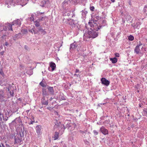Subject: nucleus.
Listing matches in <instances>:
<instances>
[{"label": "nucleus", "mask_w": 147, "mask_h": 147, "mask_svg": "<svg viewBox=\"0 0 147 147\" xmlns=\"http://www.w3.org/2000/svg\"><path fill=\"white\" fill-rule=\"evenodd\" d=\"M131 0H128V3L130 6H131L132 5V4L131 3Z\"/></svg>", "instance_id": "obj_51"}, {"label": "nucleus", "mask_w": 147, "mask_h": 147, "mask_svg": "<svg viewBox=\"0 0 147 147\" xmlns=\"http://www.w3.org/2000/svg\"><path fill=\"white\" fill-rule=\"evenodd\" d=\"M22 32L23 34H26L27 33V31L25 29H23L22 30Z\"/></svg>", "instance_id": "obj_40"}, {"label": "nucleus", "mask_w": 147, "mask_h": 147, "mask_svg": "<svg viewBox=\"0 0 147 147\" xmlns=\"http://www.w3.org/2000/svg\"><path fill=\"white\" fill-rule=\"evenodd\" d=\"M70 24L71 25L74 24V20H72L71 22V23Z\"/></svg>", "instance_id": "obj_52"}, {"label": "nucleus", "mask_w": 147, "mask_h": 147, "mask_svg": "<svg viewBox=\"0 0 147 147\" xmlns=\"http://www.w3.org/2000/svg\"><path fill=\"white\" fill-rule=\"evenodd\" d=\"M100 131L104 135H106L108 134V131L107 129H106L104 127L102 126L100 129Z\"/></svg>", "instance_id": "obj_11"}, {"label": "nucleus", "mask_w": 147, "mask_h": 147, "mask_svg": "<svg viewBox=\"0 0 147 147\" xmlns=\"http://www.w3.org/2000/svg\"><path fill=\"white\" fill-rule=\"evenodd\" d=\"M4 53V51H2L0 52V53L1 55H3Z\"/></svg>", "instance_id": "obj_58"}, {"label": "nucleus", "mask_w": 147, "mask_h": 147, "mask_svg": "<svg viewBox=\"0 0 147 147\" xmlns=\"http://www.w3.org/2000/svg\"><path fill=\"white\" fill-rule=\"evenodd\" d=\"M140 22L138 21L135 22L133 24H131V26L134 27V28H138L139 26L140 25Z\"/></svg>", "instance_id": "obj_13"}, {"label": "nucleus", "mask_w": 147, "mask_h": 147, "mask_svg": "<svg viewBox=\"0 0 147 147\" xmlns=\"http://www.w3.org/2000/svg\"><path fill=\"white\" fill-rule=\"evenodd\" d=\"M68 4V0H65L62 3L63 6L65 7Z\"/></svg>", "instance_id": "obj_32"}, {"label": "nucleus", "mask_w": 147, "mask_h": 147, "mask_svg": "<svg viewBox=\"0 0 147 147\" xmlns=\"http://www.w3.org/2000/svg\"><path fill=\"white\" fill-rule=\"evenodd\" d=\"M128 39L129 40L132 41L134 40V37L132 35H130L128 36Z\"/></svg>", "instance_id": "obj_31"}, {"label": "nucleus", "mask_w": 147, "mask_h": 147, "mask_svg": "<svg viewBox=\"0 0 147 147\" xmlns=\"http://www.w3.org/2000/svg\"><path fill=\"white\" fill-rule=\"evenodd\" d=\"M41 102L42 105H47L48 104L47 100H42Z\"/></svg>", "instance_id": "obj_26"}, {"label": "nucleus", "mask_w": 147, "mask_h": 147, "mask_svg": "<svg viewBox=\"0 0 147 147\" xmlns=\"http://www.w3.org/2000/svg\"><path fill=\"white\" fill-rule=\"evenodd\" d=\"M17 134L18 135L17 136H18L21 138L23 136V134L22 132H19Z\"/></svg>", "instance_id": "obj_36"}, {"label": "nucleus", "mask_w": 147, "mask_h": 147, "mask_svg": "<svg viewBox=\"0 0 147 147\" xmlns=\"http://www.w3.org/2000/svg\"><path fill=\"white\" fill-rule=\"evenodd\" d=\"M0 27L1 28V31H6L7 30L9 31H13V29L12 28V25H10L9 23H7L4 25L3 23L0 22Z\"/></svg>", "instance_id": "obj_3"}, {"label": "nucleus", "mask_w": 147, "mask_h": 147, "mask_svg": "<svg viewBox=\"0 0 147 147\" xmlns=\"http://www.w3.org/2000/svg\"><path fill=\"white\" fill-rule=\"evenodd\" d=\"M71 13V12H69V13H67V15L68 16H70V14Z\"/></svg>", "instance_id": "obj_60"}, {"label": "nucleus", "mask_w": 147, "mask_h": 147, "mask_svg": "<svg viewBox=\"0 0 147 147\" xmlns=\"http://www.w3.org/2000/svg\"><path fill=\"white\" fill-rule=\"evenodd\" d=\"M101 81L103 84L107 86H108L110 83V82L105 78H102L101 79Z\"/></svg>", "instance_id": "obj_9"}, {"label": "nucleus", "mask_w": 147, "mask_h": 147, "mask_svg": "<svg viewBox=\"0 0 147 147\" xmlns=\"http://www.w3.org/2000/svg\"><path fill=\"white\" fill-rule=\"evenodd\" d=\"M5 146H6V147H12L10 146V145L9 144H5Z\"/></svg>", "instance_id": "obj_57"}, {"label": "nucleus", "mask_w": 147, "mask_h": 147, "mask_svg": "<svg viewBox=\"0 0 147 147\" xmlns=\"http://www.w3.org/2000/svg\"><path fill=\"white\" fill-rule=\"evenodd\" d=\"M36 29L37 30H35L34 29H32L34 31V33L35 34L37 33H39V34L44 35L46 33L45 30L42 29L41 27L37 28Z\"/></svg>", "instance_id": "obj_5"}, {"label": "nucleus", "mask_w": 147, "mask_h": 147, "mask_svg": "<svg viewBox=\"0 0 147 147\" xmlns=\"http://www.w3.org/2000/svg\"><path fill=\"white\" fill-rule=\"evenodd\" d=\"M88 29V28H87V31L86 30V32L84 34L83 38L85 41H87L88 39L91 38H95L98 36V33L96 32L98 30H96L91 28V30L89 31Z\"/></svg>", "instance_id": "obj_1"}, {"label": "nucleus", "mask_w": 147, "mask_h": 147, "mask_svg": "<svg viewBox=\"0 0 147 147\" xmlns=\"http://www.w3.org/2000/svg\"><path fill=\"white\" fill-rule=\"evenodd\" d=\"M93 133L95 135H97L98 134V131L96 130H93Z\"/></svg>", "instance_id": "obj_42"}, {"label": "nucleus", "mask_w": 147, "mask_h": 147, "mask_svg": "<svg viewBox=\"0 0 147 147\" xmlns=\"http://www.w3.org/2000/svg\"><path fill=\"white\" fill-rule=\"evenodd\" d=\"M74 76H76L77 77H80V75H79V74H74Z\"/></svg>", "instance_id": "obj_54"}, {"label": "nucleus", "mask_w": 147, "mask_h": 147, "mask_svg": "<svg viewBox=\"0 0 147 147\" xmlns=\"http://www.w3.org/2000/svg\"><path fill=\"white\" fill-rule=\"evenodd\" d=\"M79 131L80 133L84 135H85V134H86V131L85 130L82 131L80 130Z\"/></svg>", "instance_id": "obj_39"}, {"label": "nucleus", "mask_w": 147, "mask_h": 147, "mask_svg": "<svg viewBox=\"0 0 147 147\" xmlns=\"http://www.w3.org/2000/svg\"><path fill=\"white\" fill-rule=\"evenodd\" d=\"M21 24V21L19 19H17L16 20L12 22V24H10V25H12H12H14L15 24L18 25L19 26H20Z\"/></svg>", "instance_id": "obj_10"}, {"label": "nucleus", "mask_w": 147, "mask_h": 147, "mask_svg": "<svg viewBox=\"0 0 147 147\" xmlns=\"http://www.w3.org/2000/svg\"><path fill=\"white\" fill-rule=\"evenodd\" d=\"M119 33H117V34H116V36H118V35L119 34Z\"/></svg>", "instance_id": "obj_64"}, {"label": "nucleus", "mask_w": 147, "mask_h": 147, "mask_svg": "<svg viewBox=\"0 0 147 147\" xmlns=\"http://www.w3.org/2000/svg\"><path fill=\"white\" fill-rule=\"evenodd\" d=\"M6 35H4L2 37V38L4 40L6 38Z\"/></svg>", "instance_id": "obj_49"}, {"label": "nucleus", "mask_w": 147, "mask_h": 147, "mask_svg": "<svg viewBox=\"0 0 147 147\" xmlns=\"http://www.w3.org/2000/svg\"><path fill=\"white\" fill-rule=\"evenodd\" d=\"M47 89L50 94L52 95L54 94V92L53 87L48 86Z\"/></svg>", "instance_id": "obj_16"}, {"label": "nucleus", "mask_w": 147, "mask_h": 147, "mask_svg": "<svg viewBox=\"0 0 147 147\" xmlns=\"http://www.w3.org/2000/svg\"><path fill=\"white\" fill-rule=\"evenodd\" d=\"M47 95V93L46 89L43 88L42 89V96H46Z\"/></svg>", "instance_id": "obj_25"}, {"label": "nucleus", "mask_w": 147, "mask_h": 147, "mask_svg": "<svg viewBox=\"0 0 147 147\" xmlns=\"http://www.w3.org/2000/svg\"><path fill=\"white\" fill-rule=\"evenodd\" d=\"M15 143L18 144L20 143L22 141L21 138L20 137L18 136H16L15 137Z\"/></svg>", "instance_id": "obj_14"}, {"label": "nucleus", "mask_w": 147, "mask_h": 147, "mask_svg": "<svg viewBox=\"0 0 147 147\" xmlns=\"http://www.w3.org/2000/svg\"><path fill=\"white\" fill-rule=\"evenodd\" d=\"M110 59L113 63H115L117 61V59L116 57L110 58Z\"/></svg>", "instance_id": "obj_24"}, {"label": "nucleus", "mask_w": 147, "mask_h": 147, "mask_svg": "<svg viewBox=\"0 0 147 147\" xmlns=\"http://www.w3.org/2000/svg\"><path fill=\"white\" fill-rule=\"evenodd\" d=\"M106 24V22L105 21H103L102 22L101 24L98 22H89L88 25L91 27L92 28L96 30H98L100 29L103 26H104Z\"/></svg>", "instance_id": "obj_2"}, {"label": "nucleus", "mask_w": 147, "mask_h": 147, "mask_svg": "<svg viewBox=\"0 0 147 147\" xmlns=\"http://www.w3.org/2000/svg\"><path fill=\"white\" fill-rule=\"evenodd\" d=\"M61 130L63 131H64L65 129L66 128V127L63 125H62L61 126Z\"/></svg>", "instance_id": "obj_44"}, {"label": "nucleus", "mask_w": 147, "mask_h": 147, "mask_svg": "<svg viewBox=\"0 0 147 147\" xmlns=\"http://www.w3.org/2000/svg\"><path fill=\"white\" fill-rule=\"evenodd\" d=\"M41 126L39 125H38L36 127V132L37 134L38 135H40L41 134Z\"/></svg>", "instance_id": "obj_12"}, {"label": "nucleus", "mask_w": 147, "mask_h": 147, "mask_svg": "<svg viewBox=\"0 0 147 147\" xmlns=\"http://www.w3.org/2000/svg\"><path fill=\"white\" fill-rule=\"evenodd\" d=\"M134 51L135 53H136V54H138L140 53V47L136 46L135 48Z\"/></svg>", "instance_id": "obj_18"}, {"label": "nucleus", "mask_w": 147, "mask_h": 147, "mask_svg": "<svg viewBox=\"0 0 147 147\" xmlns=\"http://www.w3.org/2000/svg\"><path fill=\"white\" fill-rule=\"evenodd\" d=\"M9 45L8 43L7 42H6L4 43V45L7 46Z\"/></svg>", "instance_id": "obj_59"}, {"label": "nucleus", "mask_w": 147, "mask_h": 147, "mask_svg": "<svg viewBox=\"0 0 147 147\" xmlns=\"http://www.w3.org/2000/svg\"><path fill=\"white\" fill-rule=\"evenodd\" d=\"M1 145H2V147H6V146H5L3 144L1 143Z\"/></svg>", "instance_id": "obj_62"}, {"label": "nucleus", "mask_w": 147, "mask_h": 147, "mask_svg": "<svg viewBox=\"0 0 147 147\" xmlns=\"http://www.w3.org/2000/svg\"><path fill=\"white\" fill-rule=\"evenodd\" d=\"M8 114L7 112H5V115H2V117H3V120L4 122H5L7 121L8 119L9 116H8Z\"/></svg>", "instance_id": "obj_15"}, {"label": "nucleus", "mask_w": 147, "mask_h": 147, "mask_svg": "<svg viewBox=\"0 0 147 147\" xmlns=\"http://www.w3.org/2000/svg\"><path fill=\"white\" fill-rule=\"evenodd\" d=\"M142 44L141 42L139 41V42L137 43L136 47H139L140 46L142 45Z\"/></svg>", "instance_id": "obj_41"}, {"label": "nucleus", "mask_w": 147, "mask_h": 147, "mask_svg": "<svg viewBox=\"0 0 147 147\" xmlns=\"http://www.w3.org/2000/svg\"><path fill=\"white\" fill-rule=\"evenodd\" d=\"M119 54L118 53H115V56L116 57H119Z\"/></svg>", "instance_id": "obj_48"}, {"label": "nucleus", "mask_w": 147, "mask_h": 147, "mask_svg": "<svg viewBox=\"0 0 147 147\" xmlns=\"http://www.w3.org/2000/svg\"><path fill=\"white\" fill-rule=\"evenodd\" d=\"M82 18H84L86 16L87 13V11H86L85 9L82 10Z\"/></svg>", "instance_id": "obj_21"}, {"label": "nucleus", "mask_w": 147, "mask_h": 147, "mask_svg": "<svg viewBox=\"0 0 147 147\" xmlns=\"http://www.w3.org/2000/svg\"><path fill=\"white\" fill-rule=\"evenodd\" d=\"M143 115L147 117V109L144 108L143 110Z\"/></svg>", "instance_id": "obj_28"}, {"label": "nucleus", "mask_w": 147, "mask_h": 147, "mask_svg": "<svg viewBox=\"0 0 147 147\" xmlns=\"http://www.w3.org/2000/svg\"><path fill=\"white\" fill-rule=\"evenodd\" d=\"M39 84L43 87H46V85L44 84L42 82H40Z\"/></svg>", "instance_id": "obj_38"}, {"label": "nucleus", "mask_w": 147, "mask_h": 147, "mask_svg": "<svg viewBox=\"0 0 147 147\" xmlns=\"http://www.w3.org/2000/svg\"><path fill=\"white\" fill-rule=\"evenodd\" d=\"M11 89H13V88H11V87L10 86H9L8 87L7 90L8 91H11Z\"/></svg>", "instance_id": "obj_50"}, {"label": "nucleus", "mask_w": 147, "mask_h": 147, "mask_svg": "<svg viewBox=\"0 0 147 147\" xmlns=\"http://www.w3.org/2000/svg\"><path fill=\"white\" fill-rule=\"evenodd\" d=\"M125 17L126 19V20L127 22L129 21V22H130L132 20L131 18L130 15H126Z\"/></svg>", "instance_id": "obj_22"}, {"label": "nucleus", "mask_w": 147, "mask_h": 147, "mask_svg": "<svg viewBox=\"0 0 147 147\" xmlns=\"http://www.w3.org/2000/svg\"><path fill=\"white\" fill-rule=\"evenodd\" d=\"M39 22L38 20L34 22V24L36 27H38L40 25Z\"/></svg>", "instance_id": "obj_27"}, {"label": "nucleus", "mask_w": 147, "mask_h": 147, "mask_svg": "<svg viewBox=\"0 0 147 147\" xmlns=\"http://www.w3.org/2000/svg\"><path fill=\"white\" fill-rule=\"evenodd\" d=\"M75 73H79L80 71L78 69H76V70H75Z\"/></svg>", "instance_id": "obj_55"}, {"label": "nucleus", "mask_w": 147, "mask_h": 147, "mask_svg": "<svg viewBox=\"0 0 147 147\" xmlns=\"http://www.w3.org/2000/svg\"><path fill=\"white\" fill-rule=\"evenodd\" d=\"M34 122V121H31L30 122L28 123L29 125L32 124Z\"/></svg>", "instance_id": "obj_53"}, {"label": "nucleus", "mask_w": 147, "mask_h": 147, "mask_svg": "<svg viewBox=\"0 0 147 147\" xmlns=\"http://www.w3.org/2000/svg\"><path fill=\"white\" fill-rule=\"evenodd\" d=\"M85 142L86 144H88L89 143L87 141H86V142L85 141Z\"/></svg>", "instance_id": "obj_63"}, {"label": "nucleus", "mask_w": 147, "mask_h": 147, "mask_svg": "<svg viewBox=\"0 0 147 147\" xmlns=\"http://www.w3.org/2000/svg\"><path fill=\"white\" fill-rule=\"evenodd\" d=\"M14 89H11V91H9V94H10V95L12 97L13 96V94H14V93H13V90Z\"/></svg>", "instance_id": "obj_37"}, {"label": "nucleus", "mask_w": 147, "mask_h": 147, "mask_svg": "<svg viewBox=\"0 0 147 147\" xmlns=\"http://www.w3.org/2000/svg\"><path fill=\"white\" fill-rule=\"evenodd\" d=\"M46 96H42V98L41 99V100H45V97Z\"/></svg>", "instance_id": "obj_56"}, {"label": "nucleus", "mask_w": 147, "mask_h": 147, "mask_svg": "<svg viewBox=\"0 0 147 147\" xmlns=\"http://www.w3.org/2000/svg\"><path fill=\"white\" fill-rule=\"evenodd\" d=\"M12 123L15 127H17L18 125L20 126L22 125V122L20 117L16 118L12 121L11 123Z\"/></svg>", "instance_id": "obj_6"}, {"label": "nucleus", "mask_w": 147, "mask_h": 147, "mask_svg": "<svg viewBox=\"0 0 147 147\" xmlns=\"http://www.w3.org/2000/svg\"><path fill=\"white\" fill-rule=\"evenodd\" d=\"M59 137V133L57 132H55L53 135L52 138L54 140H55L57 139Z\"/></svg>", "instance_id": "obj_17"}, {"label": "nucleus", "mask_w": 147, "mask_h": 147, "mask_svg": "<svg viewBox=\"0 0 147 147\" xmlns=\"http://www.w3.org/2000/svg\"><path fill=\"white\" fill-rule=\"evenodd\" d=\"M139 85L138 84H137V85H136L135 86V88L137 90H138L139 88Z\"/></svg>", "instance_id": "obj_46"}, {"label": "nucleus", "mask_w": 147, "mask_h": 147, "mask_svg": "<svg viewBox=\"0 0 147 147\" xmlns=\"http://www.w3.org/2000/svg\"><path fill=\"white\" fill-rule=\"evenodd\" d=\"M76 133L75 131L73 132L71 134V136L72 137V140L74 139L75 137L76 136Z\"/></svg>", "instance_id": "obj_33"}, {"label": "nucleus", "mask_w": 147, "mask_h": 147, "mask_svg": "<svg viewBox=\"0 0 147 147\" xmlns=\"http://www.w3.org/2000/svg\"><path fill=\"white\" fill-rule=\"evenodd\" d=\"M37 13L38 14V16H39L40 14H42V13H44V12H40V11H38L37 12Z\"/></svg>", "instance_id": "obj_47"}, {"label": "nucleus", "mask_w": 147, "mask_h": 147, "mask_svg": "<svg viewBox=\"0 0 147 147\" xmlns=\"http://www.w3.org/2000/svg\"><path fill=\"white\" fill-rule=\"evenodd\" d=\"M12 3L11 5H14L16 3L18 5H20L22 6L25 5L27 3V1L26 0H12Z\"/></svg>", "instance_id": "obj_4"}, {"label": "nucleus", "mask_w": 147, "mask_h": 147, "mask_svg": "<svg viewBox=\"0 0 147 147\" xmlns=\"http://www.w3.org/2000/svg\"><path fill=\"white\" fill-rule=\"evenodd\" d=\"M50 67L52 68V71H53L56 67V65L53 62H51L50 64Z\"/></svg>", "instance_id": "obj_20"}, {"label": "nucleus", "mask_w": 147, "mask_h": 147, "mask_svg": "<svg viewBox=\"0 0 147 147\" xmlns=\"http://www.w3.org/2000/svg\"><path fill=\"white\" fill-rule=\"evenodd\" d=\"M46 5V1L45 0H43L41 2V6L44 7Z\"/></svg>", "instance_id": "obj_35"}, {"label": "nucleus", "mask_w": 147, "mask_h": 147, "mask_svg": "<svg viewBox=\"0 0 147 147\" xmlns=\"http://www.w3.org/2000/svg\"><path fill=\"white\" fill-rule=\"evenodd\" d=\"M81 43V42L80 41L78 42L75 41L72 44H71L69 48L70 51H72L76 49L78 45L80 44Z\"/></svg>", "instance_id": "obj_8"}, {"label": "nucleus", "mask_w": 147, "mask_h": 147, "mask_svg": "<svg viewBox=\"0 0 147 147\" xmlns=\"http://www.w3.org/2000/svg\"><path fill=\"white\" fill-rule=\"evenodd\" d=\"M66 123H67L66 124V128H68V129H69V127L71 126L72 125L71 121H66Z\"/></svg>", "instance_id": "obj_23"}, {"label": "nucleus", "mask_w": 147, "mask_h": 147, "mask_svg": "<svg viewBox=\"0 0 147 147\" xmlns=\"http://www.w3.org/2000/svg\"><path fill=\"white\" fill-rule=\"evenodd\" d=\"M6 99L4 90L0 89V102H5L6 100Z\"/></svg>", "instance_id": "obj_7"}, {"label": "nucleus", "mask_w": 147, "mask_h": 147, "mask_svg": "<svg viewBox=\"0 0 147 147\" xmlns=\"http://www.w3.org/2000/svg\"><path fill=\"white\" fill-rule=\"evenodd\" d=\"M143 11L147 16V5L145 6L143 9Z\"/></svg>", "instance_id": "obj_30"}, {"label": "nucleus", "mask_w": 147, "mask_h": 147, "mask_svg": "<svg viewBox=\"0 0 147 147\" xmlns=\"http://www.w3.org/2000/svg\"><path fill=\"white\" fill-rule=\"evenodd\" d=\"M90 9L91 11H93L94 9V6L90 7Z\"/></svg>", "instance_id": "obj_45"}, {"label": "nucleus", "mask_w": 147, "mask_h": 147, "mask_svg": "<svg viewBox=\"0 0 147 147\" xmlns=\"http://www.w3.org/2000/svg\"><path fill=\"white\" fill-rule=\"evenodd\" d=\"M22 36V34L21 33H19L18 34H16L15 35V37L13 38V39L16 40V39L21 38Z\"/></svg>", "instance_id": "obj_19"}, {"label": "nucleus", "mask_w": 147, "mask_h": 147, "mask_svg": "<svg viewBox=\"0 0 147 147\" xmlns=\"http://www.w3.org/2000/svg\"><path fill=\"white\" fill-rule=\"evenodd\" d=\"M47 18V17L46 16H45L44 17H42L41 18H38V21L39 22H40L41 21H43L45 19V18Z\"/></svg>", "instance_id": "obj_34"}, {"label": "nucleus", "mask_w": 147, "mask_h": 147, "mask_svg": "<svg viewBox=\"0 0 147 147\" xmlns=\"http://www.w3.org/2000/svg\"><path fill=\"white\" fill-rule=\"evenodd\" d=\"M34 15L33 14H32L31 15V17L28 18V20L30 21H34Z\"/></svg>", "instance_id": "obj_29"}, {"label": "nucleus", "mask_w": 147, "mask_h": 147, "mask_svg": "<svg viewBox=\"0 0 147 147\" xmlns=\"http://www.w3.org/2000/svg\"><path fill=\"white\" fill-rule=\"evenodd\" d=\"M0 74L3 76H4V74L2 69H0Z\"/></svg>", "instance_id": "obj_43"}, {"label": "nucleus", "mask_w": 147, "mask_h": 147, "mask_svg": "<svg viewBox=\"0 0 147 147\" xmlns=\"http://www.w3.org/2000/svg\"><path fill=\"white\" fill-rule=\"evenodd\" d=\"M33 29H34V28H32L31 30H29V32L32 33H33V32H34V31L33 30Z\"/></svg>", "instance_id": "obj_61"}]
</instances>
